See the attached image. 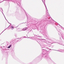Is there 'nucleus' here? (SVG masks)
I'll list each match as a JSON object with an SVG mask.
<instances>
[{
  "label": "nucleus",
  "mask_w": 64,
  "mask_h": 64,
  "mask_svg": "<svg viewBox=\"0 0 64 64\" xmlns=\"http://www.w3.org/2000/svg\"><path fill=\"white\" fill-rule=\"evenodd\" d=\"M2 13L3 15H4V17H5V18L6 19V18H5V16L4 15V14H3V12H2Z\"/></svg>",
  "instance_id": "obj_4"
},
{
  "label": "nucleus",
  "mask_w": 64,
  "mask_h": 64,
  "mask_svg": "<svg viewBox=\"0 0 64 64\" xmlns=\"http://www.w3.org/2000/svg\"><path fill=\"white\" fill-rule=\"evenodd\" d=\"M10 28H11V29L12 30H13V29H14V26H11L10 27Z\"/></svg>",
  "instance_id": "obj_2"
},
{
  "label": "nucleus",
  "mask_w": 64,
  "mask_h": 64,
  "mask_svg": "<svg viewBox=\"0 0 64 64\" xmlns=\"http://www.w3.org/2000/svg\"><path fill=\"white\" fill-rule=\"evenodd\" d=\"M20 30L19 31H22V30L21 29H20Z\"/></svg>",
  "instance_id": "obj_5"
},
{
  "label": "nucleus",
  "mask_w": 64,
  "mask_h": 64,
  "mask_svg": "<svg viewBox=\"0 0 64 64\" xmlns=\"http://www.w3.org/2000/svg\"><path fill=\"white\" fill-rule=\"evenodd\" d=\"M11 45H10V46L8 47V48H10L11 47Z\"/></svg>",
  "instance_id": "obj_3"
},
{
  "label": "nucleus",
  "mask_w": 64,
  "mask_h": 64,
  "mask_svg": "<svg viewBox=\"0 0 64 64\" xmlns=\"http://www.w3.org/2000/svg\"><path fill=\"white\" fill-rule=\"evenodd\" d=\"M27 29H28V28H24L23 30V31H25V30H26Z\"/></svg>",
  "instance_id": "obj_1"
}]
</instances>
